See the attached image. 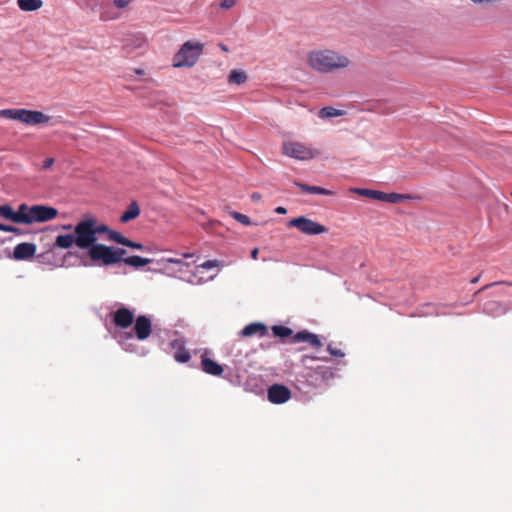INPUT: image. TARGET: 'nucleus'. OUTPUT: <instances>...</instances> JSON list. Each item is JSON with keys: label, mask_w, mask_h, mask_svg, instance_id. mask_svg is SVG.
Wrapping results in <instances>:
<instances>
[{"label": "nucleus", "mask_w": 512, "mask_h": 512, "mask_svg": "<svg viewBox=\"0 0 512 512\" xmlns=\"http://www.w3.org/2000/svg\"><path fill=\"white\" fill-rule=\"evenodd\" d=\"M110 229L106 224L100 223L93 215H85L74 227L73 234L58 235L55 239V246L61 249H69L74 244L81 250H87L91 259V252L94 247L101 245L97 243L98 235L106 234L107 240L111 241Z\"/></svg>", "instance_id": "nucleus-1"}, {"label": "nucleus", "mask_w": 512, "mask_h": 512, "mask_svg": "<svg viewBox=\"0 0 512 512\" xmlns=\"http://www.w3.org/2000/svg\"><path fill=\"white\" fill-rule=\"evenodd\" d=\"M308 64L313 70L320 73H330L348 68L351 60L346 55L325 49L310 52L308 54Z\"/></svg>", "instance_id": "nucleus-2"}, {"label": "nucleus", "mask_w": 512, "mask_h": 512, "mask_svg": "<svg viewBox=\"0 0 512 512\" xmlns=\"http://www.w3.org/2000/svg\"><path fill=\"white\" fill-rule=\"evenodd\" d=\"M0 117L5 119L17 120L26 125L46 124L50 120V116L41 111L29 109H3L0 111Z\"/></svg>", "instance_id": "nucleus-3"}, {"label": "nucleus", "mask_w": 512, "mask_h": 512, "mask_svg": "<svg viewBox=\"0 0 512 512\" xmlns=\"http://www.w3.org/2000/svg\"><path fill=\"white\" fill-rule=\"evenodd\" d=\"M203 52V45L198 42L187 41L173 57L174 67H192Z\"/></svg>", "instance_id": "nucleus-4"}, {"label": "nucleus", "mask_w": 512, "mask_h": 512, "mask_svg": "<svg viewBox=\"0 0 512 512\" xmlns=\"http://www.w3.org/2000/svg\"><path fill=\"white\" fill-rule=\"evenodd\" d=\"M127 251L123 248H114L107 245H99L94 247L91 252V260L100 263L103 266H109L121 261L124 262V256Z\"/></svg>", "instance_id": "nucleus-5"}, {"label": "nucleus", "mask_w": 512, "mask_h": 512, "mask_svg": "<svg viewBox=\"0 0 512 512\" xmlns=\"http://www.w3.org/2000/svg\"><path fill=\"white\" fill-rule=\"evenodd\" d=\"M282 153L290 158L306 161L319 155V151L305 143L287 140L282 143Z\"/></svg>", "instance_id": "nucleus-6"}, {"label": "nucleus", "mask_w": 512, "mask_h": 512, "mask_svg": "<svg viewBox=\"0 0 512 512\" xmlns=\"http://www.w3.org/2000/svg\"><path fill=\"white\" fill-rule=\"evenodd\" d=\"M288 226L295 227L306 235H319L327 232V228L324 225L305 216L291 219Z\"/></svg>", "instance_id": "nucleus-7"}, {"label": "nucleus", "mask_w": 512, "mask_h": 512, "mask_svg": "<svg viewBox=\"0 0 512 512\" xmlns=\"http://www.w3.org/2000/svg\"><path fill=\"white\" fill-rule=\"evenodd\" d=\"M31 224L35 222H47L57 217L58 210L46 205H33L30 207Z\"/></svg>", "instance_id": "nucleus-8"}, {"label": "nucleus", "mask_w": 512, "mask_h": 512, "mask_svg": "<svg viewBox=\"0 0 512 512\" xmlns=\"http://www.w3.org/2000/svg\"><path fill=\"white\" fill-rule=\"evenodd\" d=\"M267 397L273 404H283L290 400L291 391L285 385L273 384L268 388Z\"/></svg>", "instance_id": "nucleus-9"}, {"label": "nucleus", "mask_w": 512, "mask_h": 512, "mask_svg": "<svg viewBox=\"0 0 512 512\" xmlns=\"http://www.w3.org/2000/svg\"><path fill=\"white\" fill-rule=\"evenodd\" d=\"M134 332L138 340H146L152 333L151 320L145 315L138 316L135 319Z\"/></svg>", "instance_id": "nucleus-10"}, {"label": "nucleus", "mask_w": 512, "mask_h": 512, "mask_svg": "<svg viewBox=\"0 0 512 512\" xmlns=\"http://www.w3.org/2000/svg\"><path fill=\"white\" fill-rule=\"evenodd\" d=\"M113 322L117 327L126 329L133 324L134 314L130 309L121 307L114 312Z\"/></svg>", "instance_id": "nucleus-11"}, {"label": "nucleus", "mask_w": 512, "mask_h": 512, "mask_svg": "<svg viewBox=\"0 0 512 512\" xmlns=\"http://www.w3.org/2000/svg\"><path fill=\"white\" fill-rule=\"evenodd\" d=\"M291 343H299V342H307L313 348L322 347V342L320 341L318 335L311 333L307 330L299 331L294 334L290 340Z\"/></svg>", "instance_id": "nucleus-12"}, {"label": "nucleus", "mask_w": 512, "mask_h": 512, "mask_svg": "<svg viewBox=\"0 0 512 512\" xmlns=\"http://www.w3.org/2000/svg\"><path fill=\"white\" fill-rule=\"evenodd\" d=\"M36 252V246L33 243H20L13 251V257L17 260H26L34 256Z\"/></svg>", "instance_id": "nucleus-13"}, {"label": "nucleus", "mask_w": 512, "mask_h": 512, "mask_svg": "<svg viewBox=\"0 0 512 512\" xmlns=\"http://www.w3.org/2000/svg\"><path fill=\"white\" fill-rule=\"evenodd\" d=\"M170 346L175 349L174 359L179 363H186L190 360L191 356L189 351L185 348V343L182 339H175L170 343Z\"/></svg>", "instance_id": "nucleus-14"}, {"label": "nucleus", "mask_w": 512, "mask_h": 512, "mask_svg": "<svg viewBox=\"0 0 512 512\" xmlns=\"http://www.w3.org/2000/svg\"><path fill=\"white\" fill-rule=\"evenodd\" d=\"M201 368L205 373L213 376H220L224 371L219 363L208 358L206 355H202L201 357Z\"/></svg>", "instance_id": "nucleus-15"}, {"label": "nucleus", "mask_w": 512, "mask_h": 512, "mask_svg": "<svg viewBox=\"0 0 512 512\" xmlns=\"http://www.w3.org/2000/svg\"><path fill=\"white\" fill-rule=\"evenodd\" d=\"M267 334V327L263 323L255 322L246 325L240 332L242 337H252L258 335L263 337Z\"/></svg>", "instance_id": "nucleus-16"}, {"label": "nucleus", "mask_w": 512, "mask_h": 512, "mask_svg": "<svg viewBox=\"0 0 512 512\" xmlns=\"http://www.w3.org/2000/svg\"><path fill=\"white\" fill-rule=\"evenodd\" d=\"M16 218H13L15 223L31 224L30 207L23 203L14 211Z\"/></svg>", "instance_id": "nucleus-17"}, {"label": "nucleus", "mask_w": 512, "mask_h": 512, "mask_svg": "<svg viewBox=\"0 0 512 512\" xmlns=\"http://www.w3.org/2000/svg\"><path fill=\"white\" fill-rule=\"evenodd\" d=\"M111 241L116 242L118 244H121L123 246L136 249V250H142L143 245L141 243L133 242L130 239L124 237L122 234H120L117 231H113L111 233Z\"/></svg>", "instance_id": "nucleus-18"}, {"label": "nucleus", "mask_w": 512, "mask_h": 512, "mask_svg": "<svg viewBox=\"0 0 512 512\" xmlns=\"http://www.w3.org/2000/svg\"><path fill=\"white\" fill-rule=\"evenodd\" d=\"M294 185L301 189L304 193L309 194H320V195H334V192L331 190H328L326 188H322L319 186H311L308 184L300 183V182H294Z\"/></svg>", "instance_id": "nucleus-19"}, {"label": "nucleus", "mask_w": 512, "mask_h": 512, "mask_svg": "<svg viewBox=\"0 0 512 512\" xmlns=\"http://www.w3.org/2000/svg\"><path fill=\"white\" fill-rule=\"evenodd\" d=\"M405 199H410L409 195L399 193H385L378 191L377 200L387 203H400Z\"/></svg>", "instance_id": "nucleus-20"}, {"label": "nucleus", "mask_w": 512, "mask_h": 512, "mask_svg": "<svg viewBox=\"0 0 512 512\" xmlns=\"http://www.w3.org/2000/svg\"><path fill=\"white\" fill-rule=\"evenodd\" d=\"M146 45L145 39L141 35H134L126 39L124 49L131 53L135 49H141Z\"/></svg>", "instance_id": "nucleus-21"}, {"label": "nucleus", "mask_w": 512, "mask_h": 512, "mask_svg": "<svg viewBox=\"0 0 512 512\" xmlns=\"http://www.w3.org/2000/svg\"><path fill=\"white\" fill-rule=\"evenodd\" d=\"M140 215V207L137 202L132 201L127 210L121 215L120 221L122 223H128L129 221L137 218Z\"/></svg>", "instance_id": "nucleus-22"}, {"label": "nucleus", "mask_w": 512, "mask_h": 512, "mask_svg": "<svg viewBox=\"0 0 512 512\" xmlns=\"http://www.w3.org/2000/svg\"><path fill=\"white\" fill-rule=\"evenodd\" d=\"M20 10L25 12H32L40 9L43 6L42 0H17Z\"/></svg>", "instance_id": "nucleus-23"}, {"label": "nucleus", "mask_w": 512, "mask_h": 512, "mask_svg": "<svg viewBox=\"0 0 512 512\" xmlns=\"http://www.w3.org/2000/svg\"><path fill=\"white\" fill-rule=\"evenodd\" d=\"M151 259L143 258L138 255L129 256L124 259V263L127 265H130L135 268H140L143 266H146L147 264L151 263Z\"/></svg>", "instance_id": "nucleus-24"}, {"label": "nucleus", "mask_w": 512, "mask_h": 512, "mask_svg": "<svg viewBox=\"0 0 512 512\" xmlns=\"http://www.w3.org/2000/svg\"><path fill=\"white\" fill-rule=\"evenodd\" d=\"M247 80V74L244 71L232 70L228 77L229 83L243 84Z\"/></svg>", "instance_id": "nucleus-25"}, {"label": "nucleus", "mask_w": 512, "mask_h": 512, "mask_svg": "<svg viewBox=\"0 0 512 512\" xmlns=\"http://www.w3.org/2000/svg\"><path fill=\"white\" fill-rule=\"evenodd\" d=\"M272 332H273L274 336L279 337V338H286V337L293 336V330L289 327L282 326V325L273 326Z\"/></svg>", "instance_id": "nucleus-26"}, {"label": "nucleus", "mask_w": 512, "mask_h": 512, "mask_svg": "<svg viewBox=\"0 0 512 512\" xmlns=\"http://www.w3.org/2000/svg\"><path fill=\"white\" fill-rule=\"evenodd\" d=\"M344 114V111L335 109L333 107H323L319 111L320 118H331V117H339Z\"/></svg>", "instance_id": "nucleus-27"}, {"label": "nucleus", "mask_w": 512, "mask_h": 512, "mask_svg": "<svg viewBox=\"0 0 512 512\" xmlns=\"http://www.w3.org/2000/svg\"><path fill=\"white\" fill-rule=\"evenodd\" d=\"M350 191L357 195L377 200L378 190L365 189V188H351Z\"/></svg>", "instance_id": "nucleus-28"}, {"label": "nucleus", "mask_w": 512, "mask_h": 512, "mask_svg": "<svg viewBox=\"0 0 512 512\" xmlns=\"http://www.w3.org/2000/svg\"><path fill=\"white\" fill-rule=\"evenodd\" d=\"M0 217L10 220L13 222V218H16L14 210L10 205H0Z\"/></svg>", "instance_id": "nucleus-29"}, {"label": "nucleus", "mask_w": 512, "mask_h": 512, "mask_svg": "<svg viewBox=\"0 0 512 512\" xmlns=\"http://www.w3.org/2000/svg\"><path fill=\"white\" fill-rule=\"evenodd\" d=\"M231 216L239 223L245 225V226H249L251 225V220L250 218L245 215V214H242V213H239V212H232L231 213Z\"/></svg>", "instance_id": "nucleus-30"}, {"label": "nucleus", "mask_w": 512, "mask_h": 512, "mask_svg": "<svg viewBox=\"0 0 512 512\" xmlns=\"http://www.w3.org/2000/svg\"><path fill=\"white\" fill-rule=\"evenodd\" d=\"M327 350L334 357L341 358V357H344V355H345L344 352L341 349H339L337 347H334L332 344H329L327 346Z\"/></svg>", "instance_id": "nucleus-31"}, {"label": "nucleus", "mask_w": 512, "mask_h": 512, "mask_svg": "<svg viewBox=\"0 0 512 512\" xmlns=\"http://www.w3.org/2000/svg\"><path fill=\"white\" fill-rule=\"evenodd\" d=\"M0 231L16 233V234L20 233V229L19 228L15 227V226L3 224V223H0Z\"/></svg>", "instance_id": "nucleus-32"}, {"label": "nucleus", "mask_w": 512, "mask_h": 512, "mask_svg": "<svg viewBox=\"0 0 512 512\" xmlns=\"http://www.w3.org/2000/svg\"><path fill=\"white\" fill-rule=\"evenodd\" d=\"M219 266H220V262L219 261H217V260H208V261L202 263L201 265H199L198 267L202 268V269H212V268L219 267Z\"/></svg>", "instance_id": "nucleus-33"}, {"label": "nucleus", "mask_w": 512, "mask_h": 512, "mask_svg": "<svg viewBox=\"0 0 512 512\" xmlns=\"http://www.w3.org/2000/svg\"><path fill=\"white\" fill-rule=\"evenodd\" d=\"M236 4V0H222L220 3L221 8L230 9Z\"/></svg>", "instance_id": "nucleus-34"}, {"label": "nucleus", "mask_w": 512, "mask_h": 512, "mask_svg": "<svg viewBox=\"0 0 512 512\" xmlns=\"http://www.w3.org/2000/svg\"><path fill=\"white\" fill-rule=\"evenodd\" d=\"M114 2V5L117 7V8H125L129 5V3L131 2V0H113Z\"/></svg>", "instance_id": "nucleus-35"}, {"label": "nucleus", "mask_w": 512, "mask_h": 512, "mask_svg": "<svg viewBox=\"0 0 512 512\" xmlns=\"http://www.w3.org/2000/svg\"><path fill=\"white\" fill-rule=\"evenodd\" d=\"M55 160L54 158H46L43 162V169H49L54 164Z\"/></svg>", "instance_id": "nucleus-36"}, {"label": "nucleus", "mask_w": 512, "mask_h": 512, "mask_svg": "<svg viewBox=\"0 0 512 512\" xmlns=\"http://www.w3.org/2000/svg\"><path fill=\"white\" fill-rule=\"evenodd\" d=\"M258 254H259V249L258 248H254L252 251H251V258L253 260H257L258 258Z\"/></svg>", "instance_id": "nucleus-37"}, {"label": "nucleus", "mask_w": 512, "mask_h": 512, "mask_svg": "<svg viewBox=\"0 0 512 512\" xmlns=\"http://www.w3.org/2000/svg\"><path fill=\"white\" fill-rule=\"evenodd\" d=\"M275 212L277 214H286L287 213V209L285 207H282V206H279L275 209Z\"/></svg>", "instance_id": "nucleus-38"}, {"label": "nucleus", "mask_w": 512, "mask_h": 512, "mask_svg": "<svg viewBox=\"0 0 512 512\" xmlns=\"http://www.w3.org/2000/svg\"><path fill=\"white\" fill-rule=\"evenodd\" d=\"M251 198L252 200L254 201H259L261 199V195L257 192H254L252 195H251Z\"/></svg>", "instance_id": "nucleus-39"}, {"label": "nucleus", "mask_w": 512, "mask_h": 512, "mask_svg": "<svg viewBox=\"0 0 512 512\" xmlns=\"http://www.w3.org/2000/svg\"><path fill=\"white\" fill-rule=\"evenodd\" d=\"M168 262L170 263H174V264H180L181 263V260L180 259H176V258H169L167 259Z\"/></svg>", "instance_id": "nucleus-40"}, {"label": "nucleus", "mask_w": 512, "mask_h": 512, "mask_svg": "<svg viewBox=\"0 0 512 512\" xmlns=\"http://www.w3.org/2000/svg\"><path fill=\"white\" fill-rule=\"evenodd\" d=\"M219 47L221 48V50L225 51V52H228V47L222 43L219 44Z\"/></svg>", "instance_id": "nucleus-41"}, {"label": "nucleus", "mask_w": 512, "mask_h": 512, "mask_svg": "<svg viewBox=\"0 0 512 512\" xmlns=\"http://www.w3.org/2000/svg\"><path fill=\"white\" fill-rule=\"evenodd\" d=\"M479 279H480V276H476V277H474V278L471 280V283H472V284H476V283L479 281Z\"/></svg>", "instance_id": "nucleus-42"}, {"label": "nucleus", "mask_w": 512, "mask_h": 512, "mask_svg": "<svg viewBox=\"0 0 512 512\" xmlns=\"http://www.w3.org/2000/svg\"><path fill=\"white\" fill-rule=\"evenodd\" d=\"M501 283H502V282H494V283H492V284H489V285L484 286L481 290L486 289V288H488V287H490V286H493V285L501 284Z\"/></svg>", "instance_id": "nucleus-43"}, {"label": "nucleus", "mask_w": 512, "mask_h": 512, "mask_svg": "<svg viewBox=\"0 0 512 512\" xmlns=\"http://www.w3.org/2000/svg\"><path fill=\"white\" fill-rule=\"evenodd\" d=\"M183 256L185 258H190V257H193V254L192 253H185V254H183Z\"/></svg>", "instance_id": "nucleus-44"}, {"label": "nucleus", "mask_w": 512, "mask_h": 512, "mask_svg": "<svg viewBox=\"0 0 512 512\" xmlns=\"http://www.w3.org/2000/svg\"><path fill=\"white\" fill-rule=\"evenodd\" d=\"M63 228H64V229H71V228H72V226H71V225H64V226H63Z\"/></svg>", "instance_id": "nucleus-45"}, {"label": "nucleus", "mask_w": 512, "mask_h": 512, "mask_svg": "<svg viewBox=\"0 0 512 512\" xmlns=\"http://www.w3.org/2000/svg\"><path fill=\"white\" fill-rule=\"evenodd\" d=\"M101 19H102V20H108L109 18H108V17H106V16H104V14H102V15H101Z\"/></svg>", "instance_id": "nucleus-46"}, {"label": "nucleus", "mask_w": 512, "mask_h": 512, "mask_svg": "<svg viewBox=\"0 0 512 512\" xmlns=\"http://www.w3.org/2000/svg\"><path fill=\"white\" fill-rule=\"evenodd\" d=\"M136 73L141 75V74H143V70L137 69Z\"/></svg>", "instance_id": "nucleus-47"}]
</instances>
